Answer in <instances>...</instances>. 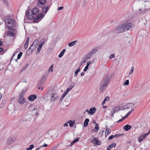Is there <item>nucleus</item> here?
I'll list each match as a JSON object with an SVG mask.
<instances>
[{
	"mask_svg": "<svg viewBox=\"0 0 150 150\" xmlns=\"http://www.w3.org/2000/svg\"><path fill=\"white\" fill-rule=\"evenodd\" d=\"M25 16L27 19L29 20H31L33 18V21L34 22L40 21L43 17V13L39 12L38 8L35 7L33 10L29 9L28 11H26Z\"/></svg>",
	"mask_w": 150,
	"mask_h": 150,
	"instance_id": "1",
	"label": "nucleus"
},
{
	"mask_svg": "<svg viewBox=\"0 0 150 150\" xmlns=\"http://www.w3.org/2000/svg\"><path fill=\"white\" fill-rule=\"evenodd\" d=\"M134 27L132 23H125L120 24L112 30L111 32L113 33L119 34L126 31L129 29H132Z\"/></svg>",
	"mask_w": 150,
	"mask_h": 150,
	"instance_id": "2",
	"label": "nucleus"
},
{
	"mask_svg": "<svg viewBox=\"0 0 150 150\" xmlns=\"http://www.w3.org/2000/svg\"><path fill=\"white\" fill-rule=\"evenodd\" d=\"M6 25V28L8 29L12 30L13 31L15 30L13 27V25H15L16 22L14 20L12 19L8 18L5 21Z\"/></svg>",
	"mask_w": 150,
	"mask_h": 150,
	"instance_id": "3",
	"label": "nucleus"
},
{
	"mask_svg": "<svg viewBox=\"0 0 150 150\" xmlns=\"http://www.w3.org/2000/svg\"><path fill=\"white\" fill-rule=\"evenodd\" d=\"M108 81L109 79L107 76H105L104 78L100 88V90L101 92H103L105 89Z\"/></svg>",
	"mask_w": 150,
	"mask_h": 150,
	"instance_id": "4",
	"label": "nucleus"
},
{
	"mask_svg": "<svg viewBox=\"0 0 150 150\" xmlns=\"http://www.w3.org/2000/svg\"><path fill=\"white\" fill-rule=\"evenodd\" d=\"M50 101L54 102L57 100L59 97V95L56 93H52L50 95Z\"/></svg>",
	"mask_w": 150,
	"mask_h": 150,
	"instance_id": "5",
	"label": "nucleus"
},
{
	"mask_svg": "<svg viewBox=\"0 0 150 150\" xmlns=\"http://www.w3.org/2000/svg\"><path fill=\"white\" fill-rule=\"evenodd\" d=\"M98 51L97 49H93L89 52L86 55V59H90Z\"/></svg>",
	"mask_w": 150,
	"mask_h": 150,
	"instance_id": "6",
	"label": "nucleus"
},
{
	"mask_svg": "<svg viewBox=\"0 0 150 150\" xmlns=\"http://www.w3.org/2000/svg\"><path fill=\"white\" fill-rule=\"evenodd\" d=\"M40 10H41L43 13H46L48 11L49 7L48 5H45V4L43 5L39 6Z\"/></svg>",
	"mask_w": 150,
	"mask_h": 150,
	"instance_id": "7",
	"label": "nucleus"
},
{
	"mask_svg": "<svg viewBox=\"0 0 150 150\" xmlns=\"http://www.w3.org/2000/svg\"><path fill=\"white\" fill-rule=\"evenodd\" d=\"M92 143L98 145H100L101 144V141L96 137H93L92 140H91Z\"/></svg>",
	"mask_w": 150,
	"mask_h": 150,
	"instance_id": "8",
	"label": "nucleus"
},
{
	"mask_svg": "<svg viewBox=\"0 0 150 150\" xmlns=\"http://www.w3.org/2000/svg\"><path fill=\"white\" fill-rule=\"evenodd\" d=\"M18 101L21 104H23L25 102V100L23 96H21L19 95Z\"/></svg>",
	"mask_w": 150,
	"mask_h": 150,
	"instance_id": "9",
	"label": "nucleus"
},
{
	"mask_svg": "<svg viewBox=\"0 0 150 150\" xmlns=\"http://www.w3.org/2000/svg\"><path fill=\"white\" fill-rule=\"evenodd\" d=\"M119 107L118 106H117L115 107L114 108H113L111 112V114L112 116V117L114 116V114L117 111H119V110H120Z\"/></svg>",
	"mask_w": 150,
	"mask_h": 150,
	"instance_id": "10",
	"label": "nucleus"
},
{
	"mask_svg": "<svg viewBox=\"0 0 150 150\" xmlns=\"http://www.w3.org/2000/svg\"><path fill=\"white\" fill-rule=\"evenodd\" d=\"M134 106V105L133 103H128L126 105L124 106V108L125 109H130L133 108Z\"/></svg>",
	"mask_w": 150,
	"mask_h": 150,
	"instance_id": "11",
	"label": "nucleus"
},
{
	"mask_svg": "<svg viewBox=\"0 0 150 150\" xmlns=\"http://www.w3.org/2000/svg\"><path fill=\"white\" fill-rule=\"evenodd\" d=\"M147 135H148V134L146 133L143 134L141 135L139 137V141L140 142H142L146 138Z\"/></svg>",
	"mask_w": 150,
	"mask_h": 150,
	"instance_id": "12",
	"label": "nucleus"
},
{
	"mask_svg": "<svg viewBox=\"0 0 150 150\" xmlns=\"http://www.w3.org/2000/svg\"><path fill=\"white\" fill-rule=\"evenodd\" d=\"M37 97V96L35 94L29 96L28 99L29 100L33 101Z\"/></svg>",
	"mask_w": 150,
	"mask_h": 150,
	"instance_id": "13",
	"label": "nucleus"
},
{
	"mask_svg": "<svg viewBox=\"0 0 150 150\" xmlns=\"http://www.w3.org/2000/svg\"><path fill=\"white\" fill-rule=\"evenodd\" d=\"M38 6H41L42 5H44L46 3V0H38Z\"/></svg>",
	"mask_w": 150,
	"mask_h": 150,
	"instance_id": "14",
	"label": "nucleus"
},
{
	"mask_svg": "<svg viewBox=\"0 0 150 150\" xmlns=\"http://www.w3.org/2000/svg\"><path fill=\"white\" fill-rule=\"evenodd\" d=\"M46 80V78L44 76L42 77L41 80L38 83V85H41L43 84L44 82Z\"/></svg>",
	"mask_w": 150,
	"mask_h": 150,
	"instance_id": "15",
	"label": "nucleus"
},
{
	"mask_svg": "<svg viewBox=\"0 0 150 150\" xmlns=\"http://www.w3.org/2000/svg\"><path fill=\"white\" fill-rule=\"evenodd\" d=\"M132 127L131 125H127L123 127L124 129L126 131H129L131 128Z\"/></svg>",
	"mask_w": 150,
	"mask_h": 150,
	"instance_id": "16",
	"label": "nucleus"
},
{
	"mask_svg": "<svg viewBox=\"0 0 150 150\" xmlns=\"http://www.w3.org/2000/svg\"><path fill=\"white\" fill-rule=\"evenodd\" d=\"M96 110V109L95 107L91 108L89 112V114L91 115H93L95 112Z\"/></svg>",
	"mask_w": 150,
	"mask_h": 150,
	"instance_id": "17",
	"label": "nucleus"
},
{
	"mask_svg": "<svg viewBox=\"0 0 150 150\" xmlns=\"http://www.w3.org/2000/svg\"><path fill=\"white\" fill-rule=\"evenodd\" d=\"M37 46L32 44L29 48V50H31V52L34 51L36 48Z\"/></svg>",
	"mask_w": 150,
	"mask_h": 150,
	"instance_id": "18",
	"label": "nucleus"
},
{
	"mask_svg": "<svg viewBox=\"0 0 150 150\" xmlns=\"http://www.w3.org/2000/svg\"><path fill=\"white\" fill-rule=\"evenodd\" d=\"M45 39L44 38H43L40 40V44L38 46H39V47H41L42 46L43 44H44L45 41Z\"/></svg>",
	"mask_w": 150,
	"mask_h": 150,
	"instance_id": "19",
	"label": "nucleus"
},
{
	"mask_svg": "<svg viewBox=\"0 0 150 150\" xmlns=\"http://www.w3.org/2000/svg\"><path fill=\"white\" fill-rule=\"evenodd\" d=\"M116 146V144L112 143L107 147V149L108 150H110L111 148H112L113 147H115Z\"/></svg>",
	"mask_w": 150,
	"mask_h": 150,
	"instance_id": "20",
	"label": "nucleus"
},
{
	"mask_svg": "<svg viewBox=\"0 0 150 150\" xmlns=\"http://www.w3.org/2000/svg\"><path fill=\"white\" fill-rule=\"evenodd\" d=\"M111 132V130L109 128H106L105 131V134H106V137H107V135H109Z\"/></svg>",
	"mask_w": 150,
	"mask_h": 150,
	"instance_id": "21",
	"label": "nucleus"
},
{
	"mask_svg": "<svg viewBox=\"0 0 150 150\" xmlns=\"http://www.w3.org/2000/svg\"><path fill=\"white\" fill-rule=\"evenodd\" d=\"M89 121V120L87 118L85 120L83 123V126L84 127H86L88 125Z\"/></svg>",
	"mask_w": 150,
	"mask_h": 150,
	"instance_id": "22",
	"label": "nucleus"
},
{
	"mask_svg": "<svg viewBox=\"0 0 150 150\" xmlns=\"http://www.w3.org/2000/svg\"><path fill=\"white\" fill-rule=\"evenodd\" d=\"M66 50L65 49H63L61 52L58 55V57L59 58L61 57L62 56H63L64 54V53L66 51Z\"/></svg>",
	"mask_w": 150,
	"mask_h": 150,
	"instance_id": "23",
	"label": "nucleus"
},
{
	"mask_svg": "<svg viewBox=\"0 0 150 150\" xmlns=\"http://www.w3.org/2000/svg\"><path fill=\"white\" fill-rule=\"evenodd\" d=\"M68 123H69V126L71 127H72L73 125H74L75 122L74 121H72L71 120H70L68 122Z\"/></svg>",
	"mask_w": 150,
	"mask_h": 150,
	"instance_id": "24",
	"label": "nucleus"
},
{
	"mask_svg": "<svg viewBox=\"0 0 150 150\" xmlns=\"http://www.w3.org/2000/svg\"><path fill=\"white\" fill-rule=\"evenodd\" d=\"M77 41V40H76L75 41H72L71 42L69 43L68 44V45L69 47H71L74 45L76 44V43Z\"/></svg>",
	"mask_w": 150,
	"mask_h": 150,
	"instance_id": "25",
	"label": "nucleus"
},
{
	"mask_svg": "<svg viewBox=\"0 0 150 150\" xmlns=\"http://www.w3.org/2000/svg\"><path fill=\"white\" fill-rule=\"evenodd\" d=\"M13 139L12 138H9L8 140L7 141L6 143L7 144L9 145L12 143L13 141Z\"/></svg>",
	"mask_w": 150,
	"mask_h": 150,
	"instance_id": "26",
	"label": "nucleus"
},
{
	"mask_svg": "<svg viewBox=\"0 0 150 150\" xmlns=\"http://www.w3.org/2000/svg\"><path fill=\"white\" fill-rule=\"evenodd\" d=\"M80 69H81L80 67H79L78 68L76 69V70L75 71L74 73V76L76 77L77 76V75L78 74V73L80 71Z\"/></svg>",
	"mask_w": 150,
	"mask_h": 150,
	"instance_id": "27",
	"label": "nucleus"
},
{
	"mask_svg": "<svg viewBox=\"0 0 150 150\" xmlns=\"http://www.w3.org/2000/svg\"><path fill=\"white\" fill-rule=\"evenodd\" d=\"M109 99V98L108 96H107L106 97L105 99H104V100H103V102L102 103V105H104L105 103V102L107 100H108Z\"/></svg>",
	"mask_w": 150,
	"mask_h": 150,
	"instance_id": "28",
	"label": "nucleus"
},
{
	"mask_svg": "<svg viewBox=\"0 0 150 150\" xmlns=\"http://www.w3.org/2000/svg\"><path fill=\"white\" fill-rule=\"evenodd\" d=\"M7 34L11 36H13L14 35V33L11 30H9Z\"/></svg>",
	"mask_w": 150,
	"mask_h": 150,
	"instance_id": "29",
	"label": "nucleus"
},
{
	"mask_svg": "<svg viewBox=\"0 0 150 150\" xmlns=\"http://www.w3.org/2000/svg\"><path fill=\"white\" fill-rule=\"evenodd\" d=\"M67 94L66 93H65V92H64V93L63 94L61 97L59 101H62L64 98L65 97Z\"/></svg>",
	"mask_w": 150,
	"mask_h": 150,
	"instance_id": "30",
	"label": "nucleus"
},
{
	"mask_svg": "<svg viewBox=\"0 0 150 150\" xmlns=\"http://www.w3.org/2000/svg\"><path fill=\"white\" fill-rule=\"evenodd\" d=\"M99 129V125L98 124H96V125L95 127V130H94V131L95 132H97Z\"/></svg>",
	"mask_w": 150,
	"mask_h": 150,
	"instance_id": "31",
	"label": "nucleus"
},
{
	"mask_svg": "<svg viewBox=\"0 0 150 150\" xmlns=\"http://www.w3.org/2000/svg\"><path fill=\"white\" fill-rule=\"evenodd\" d=\"M39 40H34L32 44L37 46L38 45V43L39 42Z\"/></svg>",
	"mask_w": 150,
	"mask_h": 150,
	"instance_id": "32",
	"label": "nucleus"
},
{
	"mask_svg": "<svg viewBox=\"0 0 150 150\" xmlns=\"http://www.w3.org/2000/svg\"><path fill=\"white\" fill-rule=\"evenodd\" d=\"M41 48H42L41 47H39V46H38L37 50L36 52V54H37L39 53L40 52V51L41 50Z\"/></svg>",
	"mask_w": 150,
	"mask_h": 150,
	"instance_id": "33",
	"label": "nucleus"
},
{
	"mask_svg": "<svg viewBox=\"0 0 150 150\" xmlns=\"http://www.w3.org/2000/svg\"><path fill=\"white\" fill-rule=\"evenodd\" d=\"M22 54H23L22 52H20L19 53V54H18V56H17V59H19L21 58V56H22Z\"/></svg>",
	"mask_w": 150,
	"mask_h": 150,
	"instance_id": "34",
	"label": "nucleus"
},
{
	"mask_svg": "<svg viewBox=\"0 0 150 150\" xmlns=\"http://www.w3.org/2000/svg\"><path fill=\"white\" fill-rule=\"evenodd\" d=\"M129 83V80H127L126 81L123 83V85H128Z\"/></svg>",
	"mask_w": 150,
	"mask_h": 150,
	"instance_id": "35",
	"label": "nucleus"
},
{
	"mask_svg": "<svg viewBox=\"0 0 150 150\" xmlns=\"http://www.w3.org/2000/svg\"><path fill=\"white\" fill-rule=\"evenodd\" d=\"M25 90H23L22 92L20 93L19 95H21L22 96H23L25 93Z\"/></svg>",
	"mask_w": 150,
	"mask_h": 150,
	"instance_id": "36",
	"label": "nucleus"
},
{
	"mask_svg": "<svg viewBox=\"0 0 150 150\" xmlns=\"http://www.w3.org/2000/svg\"><path fill=\"white\" fill-rule=\"evenodd\" d=\"M53 66V64H52L51 67H50L48 71H53L52 67Z\"/></svg>",
	"mask_w": 150,
	"mask_h": 150,
	"instance_id": "37",
	"label": "nucleus"
},
{
	"mask_svg": "<svg viewBox=\"0 0 150 150\" xmlns=\"http://www.w3.org/2000/svg\"><path fill=\"white\" fill-rule=\"evenodd\" d=\"M87 59L86 58V56L85 58H84V59H82V62L83 64H84V63H85L86 62V60L88 59Z\"/></svg>",
	"mask_w": 150,
	"mask_h": 150,
	"instance_id": "38",
	"label": "nucleus"
},
{
	"mask_svg": "<svg viewBox=\"0 0 150 150\" xmlns=\"http://www.w3.org/2000/svg\"><path fill=\"white\" fill-rule=\"evenodd\" d=\"M134 70V67H132L131 69V70L129 71V74H131L133 72Z\"/></svg>",
	"mask_w": 150,
	"mask_h": 150,
	"instance_id": "39",
	"label": "nucleus"
},
{
	"mask_svg": "<svg viewBox=\"0 0 150 150\" xmlns=\"http://www.w3.org/2000/svg\"><path fill=\"white\" fill-rule=\"evenodd\" d=\"M121 136V134H116L114 135H113V137L114 138H117L118 137Z\"/></svg>",
	"mask_w": 150,
	"mask_h": 150,
	"instance_id": "40",
	"label": "nucleus"
},
{
	"mask_svg": "<svg viewBox=\"0 0 150 150\" xmlns=\"http://www.w3.org/2000/svg\"><path fill=\"white\" fill-rule=\"evenodd\" d=\"M80 138L79 137H77L75 139H74L73 141L75 143L78 142L79 141Z\"/></svg>",
	"mask_w": 150,
	"mask_h": 150,
	"instance_id": "41",
	"label": "nucleus"
},
{
	"mask_svg": "<svg viewBox=\"0 0 150 150\" xmlns=\"http://www.w3.org/2000/svg\"><path fill=\"white\" fill-rule=\"evenodd\" d=\"M115 57V55L114 54H112L110 56L109 59H112V58H114Z\"/></svg>",
	"mask_w": 150,
	"mask_h": 150,
	"instance_id": "42",
	"label": "nucleus"
},
{
	"mask_svg": "<svg viewBox=\"0 0 150 150\" xmlns=\"http://www.w3.org/2000/svg\"><path fill=\"white\" fill-rule=\"evenodd\" d=\"M37 109L36 108H35V107H34V108H33L31 109H30L29 110L30 111H32L33 110H35Z\"/></svg>",
	"mask_w": 150,
	"mask_h": 150,
	"instance_id": "43",
	"label": "nucleus"
},
{
	"mask_svg": "<svg viewBox=\"0 0 150 150\" xmlns=\"http://www.w3.org/2000/svg\"><path fill=\"white\" fill-rule=\"evenodd\" d=\"M134 110V109H132V110H130L129 112L127 113L129 115L130 114H131Z\"/></svg>",
	"mask_w": 150,
	"mask_h": 150,
	"instance_id": "44",
	"label": "nucleus"
},
{
	"mask_svg": "<svg viewBox=\"0 0 150 150\" xmlns=\"http://www.w3.org/2000/svg\"><path fill=\"white\" fill-rule=\"evenodd\" d=\"M71 90L70 88H69L67 89L66 91H64V92H65V93H66L67 94V93L69 92Z\"/></svg>",
	"mask_w": 150,
	"mask_h": 150,
	"instance_id": "45",
	"label": "nucleus"
},
{
	"mask_svg": "<svg viewBox=\"0 0 150 150\" xmlns=\"http://www.w3.org/2000/svg\"><path fill=\"white\" fill-rule=\"evenodd\" d=\"M74 84H71L69 86V88H70L71 90V89L74 87Z\"/></svg>",
	"mask_w": 150,
	"mask_h": 150,
	"instance_id": "46",
	"label": "nucleus"
},
{
	"mask_svg": "<svg viewBox=\"0 0 150 150\" xmlns=\"http://www.w3.org/2000/svg\"><path fill=\"white\" fill-rule=\"evenodd\" d=\"M28 66H29V64H28V63L26 64L25 68H23L22 69V71L24 70H25V69L26 68H27Z\"/></svg>",
	"mask_w": 150,
	"mask_h": 150,
	"instance_id": "47",
	"label": "nucleus"
},
{
	"mask_svg": "<svg viewBox=\"0 0 150 150\" xmlns=\"http://www.w3.org/2000/svg\"><path fill=\"white\" fill-rule=\"evenodd\" d=\"M29 37H28L27 39H26V45H27L28 44V42H29Z\"/></svg>",
	"mask_w": 150,
	"mask_h": 150,
	"instance_id": "48",
	"label": "nucleus"
},
{
	"mask_svg": "<svg viewBox=\"0 0 150 150\" xmlns=\"http://www.w3.org/2000/svg\"><path fill=\"white\" fill-rule=\"evenodd\" d=\"M34 147V146L33 144L31 145L30 146L29 148L30 149V150H32Z\"/></svg>",
	"mask_w": 150,
	"mask_h": 150,
	"instance_id": "49",
	"label": "nucleus"
},
{
	"mask_svg": "<svg viewBox=\"0 0 150 150\" xmlns=\"http://www.w3.org/2000/svg\"><path fill=\"white\" fill-rule=\"evenodd\" d=\"M88 67H89L88 66L86 65L83 69V71H86L88 69Z\"/></svg>",
	"mask_w": 150,
	"mask_h": 150,
	"instance_id": "50",
	"label": "nucleus"
},
{
	"mask_svg": "<svg viewBox=\"0 0 150 150\" xmlns=\"http://www.w3.org/2000/svg\"><path fill=\"white\" fill-rule=\"evenodd\" d=\"M33 104H31L29 105L28 107V109H29V110L30 109H31L33 107Z\"/></svg>",
	"mask_w": 150,
	"mask_h": 150,
	"instance_id": "51",
	"label": "nucleus"
},
{
	"mask_svg": "<svg viewBox=\"0 0 150 150\" xmlns=\"http://www.w3.org/2000/svg\"><path fill=\"white\" fill-rule=\"evenodd\" d=\"M149 9H150V8L148 9H145L142 11V12L143 13H145Z\"/></svg>",
	"mask_w": 150,
	"mask_h": 150,
	"instance_id": "52",
	"label": "nucleus"
},
{
	"mask_svg": "<svg viewBox=\"0 0 150 150\" xmlns=\"http://www.w3.org/2000/svg\"><path fill=\"white\" fill-rule=\"evenodd\" d=\"M114 138L113 136V135H111L108 138V139L109 140H110L112 139V138Z\"/></svg>",
	"mask_w": 150,
	"mask_h": 150,
	"instance_id": "53",
	"label": "nucleus"
},
{
	"mask_svg": "<svg viewBox=\"0 0 150 150\" xmlns=\"http://www.w3.org/2000/svg\"><path fill=\"white\" fill-rule=\"evenodd\" d=\"M63 8H64L63 7L61 6L60 7H58V8H57V10H59V11L60 10L63 9Z\"/></svg>",
	"mask_w": 150,
	"mask_h": 150,
	"instance_id": "54",
	"label": "nucleus"
},
{
	"mask_svg": "<svg viewBox=\"0 0 150 150\" xmlns=\"http://www.w3.org/2000/svg\"><path fill=\"white\" fill-rule=\"evenodd\" d=\"M124 120V118H122V119H120L117 121V122H122Z\"/></svg>",
	"mask_w": 150,
	"mask_h": 150,
	"instance_id": "55",
	"label": "nucleus"
},
{
	"mask_svg": "<svg viewBox=\"0 0 150 150\" xmlns=\"http://www.w3.org/2000/svg\"><path fill=\"white\" fill-rule=\"evenodd\" d=\"M28 44L27 45H26V43H25L24 46V48L25 49H27L28 47Z\"/></svg>",
	"mask_w": 150,
	"mask_h": 150,
	"instance_id": "56",
	"label": "nucleus"
},
{
	"mask_svg": "<svg viewBox=\"0 0 150 150\" xmlns=\"http://www.w3.org/2000/svg\"><path fill=\"white\" fill-rule=\"evenodd\" d=\"M29 49H28V50L26 52V53H27V54H28V55H30L31 54L32 52H31V53H30V52L29 51Z\"/></svg>",
	"mask_w": 150,
	"mask_h": 150,
	"instance_id": "57",
	"label": "nucleus"
},
{
	"mask_svg": "<svg viewBox=\"0 0 150 150\" xmlns=\"http://www.w3.org/2000/svg\"><path fill=\"white\" fill-rule=\"evenodd\" d=\"M4 3V4L6 6H7V5H8V4H7V1H5L4 2H3Z\"/></svg>",
	"mask_w": 150,
	"mask_h": 150,
	"instance_id": "58",
	"label": "nucleus"
},
{
	"mask_svg": "<svg viewBox=\"0 0 150 150\" xmlns=\"http://www.w3.org/2000/svg\"><path fill=\"white\" fill-rule=\"evenodd\" d=\"M20 51V50L19 49H17L14 52L15 53H17V52H18Z\"/></svg>",
	"mask_w": 150,
	"mask_h": 150,
	"instance_id": "59",
	"label": "nucleus"
},
{
	"mask_svg": "<svg viewBox=\"0 0 150 150\" xmlns=\"http://www.w3.org/2000/svg\"><path fill=\"white\" fill-rule=\"evenodd\" d=\"M91 63V62L90 61H89L87 63L86 66H88L89 67V64Z\"/></svg>",
	"mask_w": 150,
	"mask_h": 150,
	"instance_id": "60",
	"label": "nucleus"
},
{
	"mask_svg": "<svg viewBox=\"0 0 150 150\" xmlns=\"http://www.w3.org/2000/svg\"><path fill=\"white\" fill-rule=\"evenodd\" d=\"M129 115L127 114L126 115L123 117V118H124V120H125L126 118L127 117H128Z\"/></svg>",
	"mask_w": 150,
	"mask_h": 150,
	"instance_id": "61",
	"label": "nucleus"
},
{
	"mask_svg": "<svg viewBox=\"0 0 150 150\" xmlns=\"http://www.w3.org/2000/svg\"><path fill=\"white\" fill-rule=\"evenodd\" d=\"M75 143V142H74V141H73V142L70 144V146H72Z\"/></svg>",
	"mask_w": 150,
	"mask_h": 150,
	"instance_id": "62",
	"label": "nucleus"
},
{
	"mask_svg": "<svg viewBox=\"0 0 150 150\" xmlns=\"http://www.w3.org/2000/svg\"><path fill=\"white\" fill-rule=\"evenodd\" d=\"M68 122L67 123H66L65 124H64V126L65 127H66V126H68Z\"/></svg>",
	"mask_w": 150,
	"mask_h": 150,
	"instance_id": "63",
	"label": "nucleus"
},
{
	"mask_svg": "<svg viewBox=\"0 0 150 150\" xmlns=\"http://www.w3.org/2000/svg\"><path fill=\"white\" fill-rule=\"evenodd\" d=\"M85 74V73L83 72H82L81 73V76H83Z\"/></svg>",
	"mask_w": 150,
	"mask_h": 150,
	"instance_id": "64",
	"label": "nucleus"
}]
</instances>
